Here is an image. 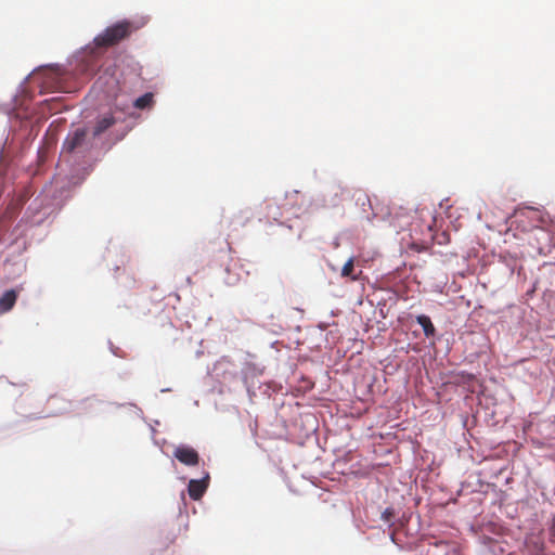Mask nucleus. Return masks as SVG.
Here are the masks:
<instances>
[{
  "label": "nucleus",
  "instance_id": "f257e3e1",
  "mask_svg": "<svg viewBox=\"0 0 555 555\" xmlns=\"http://www.w3.org/2000/svg\"><path fill=\"white\" fill-rule=\"evenodd\" d=\"M353 199L367 220L383 221L380 230L389 235L395 233L392 238L399 243H450L456 240L453 234L457 231L442 219L437 220L428 209H422L415 216L401 207L391 209L382 201L372 203L362 190L353 193Z\"/></svg>",
  "mask_w": 555,
  "mask_h": 555
},
{
  "label": "nucleus",
  "instance_id": "f03ea898",
  "mask_svg": "<svg viewBox=\"0 0 555 555\" xmlns=\"http://www.w3.org/2000/svg\"><path fill=\"white\" fill-rule=\"evenodd\" d=\"M539 221H541L540 212L534 208H526L516 212L506 230L504 243L511 240L509 236L520 241L529 240L530 237L527 235L532 231L544 234V230L537 224Z\"/></svg>",
  "mask_w": 555,
  "mask_h": 555
},
{
  "label": "nucleus",
  "instance_id": "7ed1b4c3",
  "mask_svg": "<svg viewBox=\"0 0 555 555\" xmlns=\"http://www.w3.org/2000/svg\"><path fill=\"white\" fill-rule=\"evenodd\" d=\"M138 27L130 21H119L94 38V44L98 48H109L118 44L122 40L127 39Z\"/></svg>",
  "mask_w": 555,
  "mask_h": 555
},
{
  "label": "nucleus",
  "instance_id": "20e7f679",
  "mask_svg": "<svg viewBox=\"0 0 555 555\" xmlns=\"http://www.w3.org/2000/svg\"><path fill=\"white\" fill-rule=\"evenodd\" d=\"M87 135L88 131L86 128H77L69 132L63 142V152L74 153L87 151L90 146Z\"/></svg>",
  "mask_w": 555,
  "mask_h": 555
},
{
  "label": "nucleus",
  "instance_id": "39448f33",
  "mask_svg": "<svg viewBox=\"0 0 555 555\" xmlns=\"http://www.w3.org/2000/svg\"><path fill=\"white\" fill-rule=\"evenodd\" d=\"M173 456L186 466H196L199 463L198 452L189 446H179L173 451Z\"/></svg>",
  "mask_w": 555,
  "mask_h": 555
},
{
  "label": "nucleus",
  "instance_id": "423d86ee",
  "mask_svg": "<svg viewBox=\"0 0 555 555\" xmlns=\"http://www.w3.org/2000/svg\"><path fill=\"white\" fill-rule=\"evenodd\" d=\"M116 121L117 119L112 112L98 116L92 128V135L94 138L100 137L112 128Z\"/></svg>",
  "mask_w": 555,
  "mask_h": 555
},
{
  "label": "nucleus",
  "instance_id": "0eeeda50",
  "mask_svg": "<svg viewBox=\"0 0 555 555\" xmlns=\"http://www.w3.org/2000/svg\"><path fill=\"white\" fill-rule=\"evenodd\" d=\"M209 482V475L206 474V476L202 479H191L189 481L188 486V492L192 500H199L204 493L206 492L208 488Z\"/></svg>",
  "mask_w": 555,
  "mask_h": 555
},
{
  "label": "nucleus",
  "instance_id": "6e6552de",
  "mask_svg": "<svg viewBox=\"0 0 555 555\" xmlns=\"http://www.w3.org/2000/svg\"><path fill=\"white\" fill-rule=\"evenodd\" d=\"M17 295L13 289L7 291L0 298V313L11 310L16 301Z\"/></svg>",
  "mask_w": 555,
  "mask_h": 555
},
{
  "label": "nucleus",
  "instance_id": "1a4fd4ad",
  "mask_svg": "<svg viewBox=\"0 0 555 555\" xmlns=\"http://www.w3.org/2000/svg\"><path fill=\"white\" fill-rule=\"evenodd\" d=\"M416 321L422 326L426 337H433L436 334V328L428 315H417Z\"/></svg>",
  "mask_w": 555,
  "mask_h": 555
},
{
  "label": "nucleus",
  "instance_id": "9d476101",
  "mask_svg": "<svg viewBox=\"0 0 555 555\" xmlns=\"http://www.w3.org/2000/svg\"><path fill=\"white\" fill-rule=\"evenodd\" d=\"M354 270V259L353 257L349 258L341 269L343 278H350L352 281H357L358 276L353 274Z\"/></svg>",
  "mask_w": 555,
  "mask_h": 555
},
{
  "label": "nucleus",
  "instance_id": "9b49d317",
  "mask_svg": "<svg viewBox=\"0 0 555 555\" xmlns=\"http://www.w3.org/2000/svg\"><path fill=\"white\" fill-rule=\"evenodd\" d=\"M152 102H153V94L145 93L134 101V106L137 108L143 109L145 107H149L152 104Z\"/></svg>",
  "mask_w": 555,
  "mask_h": 555
},
{
  "label": "nucleus",
  "instance_id": "f8f14e48",
  "mask_svg": "<svg viewBox=\"0 0 555 555\" xmlns=\"http://www.w3.org/2000/svg\"><path fill=\"white\" fill-rule=\"evenodd\" d=\"M393 517V511L391 508H386L383 514H382V518L385 520V521H390L391 518Z\"/></svg>",
  "mask_w": 555,
  "mask_h": 555
},
{
  "label": "nucleus",
  "instance_id": "ddd939ff",
  "mask_svg": "<svg viewBox=\"0 0 555 555\" xmlns=\"http://www.w3.org/2000/svg\"><path fill=\"white\" fill-rule=\"evenodd\" d=\"M412 246L415 247L416 251H422L423 249H425V245L415 244V245H412Z\"/></svg>",
  "mask_w": 555,
  "mask_h": 555
}]
</instances>
